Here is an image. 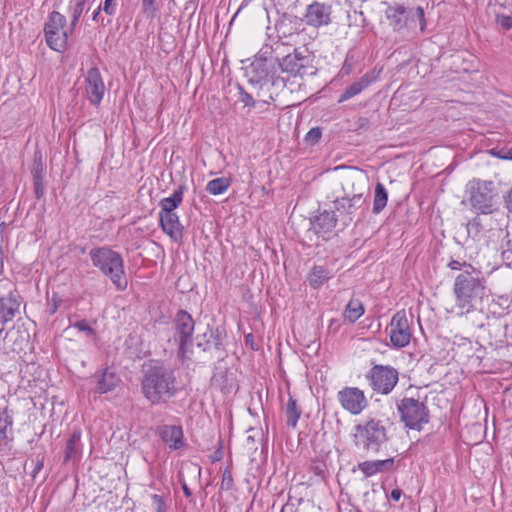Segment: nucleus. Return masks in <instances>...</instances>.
<instances>
[{
  "mask_svg": "<svg viewBox=\"0 0 512 512\" xmlns=\"http://www.w3.org/2000/svg\"><path fill=\"white\" fill-rule=\"evenodd\" d=\"M91 261L105 276L109 277L116 289L127 287L123 259L119 253L108 247L93 248L89 252Z\"/></svg>",
  "mask_w": 512,
  "mask_h": 512,
  "instance_id": "nucleus-4",
  "label": "nucleus"
},
{
  "mask_svg": "<svg viewBox=\"0 0 512 512\" xmlns=\"http://www.w3.org/2000/svg\"><path fill=\"white\" fill-rule=\"evenodd\" d=\"M331 6L314 1L307 6L304 15L305 23L313 27H321L330 23Z\"/></svg>",
  "mask_w": 512,
  "mask_h": 512,
  "instance_id": "nucleus-17",
  "label": "nucleus"
},
{
  "mask_svg": "<svg viewBox=\"0 0 512 512\" xmlns=\"http://www.w3.org/2000/svg\"><path fill=\"white\" fill-rule=\"evenodd\" d=\"M101 7L103 11L109 16H113L116 13L115 0H105Z\"/></svg>",
  "mask_w": 512,
  "mask_h": 512,
  "instance_id": "nucleus-41",
  "label": "nucleus"
},
{
  "mask_svg": "<svg viewBox=\"0 0 512 512\" xmlns=\"http://www.w3.org/2000/svg\"><path fill=\"white\" fill-rule=\"evenodd\" d=\"M401 420L410 429L421 430L428 423L429 414L426 406L413 398H404L397 405Z\"/></svg>",
  "mask_w": 512,
  "mask_h": 512,
  "instance_id": "nucleus-11",
  "label": "nucleus"
},
{
  "mask_svg": "<svg viewBox=\"0 0 512 512\" xmlns=\"http://www.w3.org/2000/svg\"><path fill=\"white\" fill-rule=\"evenodd\" d=\"M286 418L289 426L295 427L301 415L296 400L290 396L286 405Z\"/></svg>",
  "mask_w": 512,
  "mask_h": 512,
  "instance_id": "nucleus-30",
  "label": "nucleus"
},
{
  "mask_svg": "<svg viewBox=\"0 0 512 512\" xmlns=\"http://www.w3.org/2000/svg\"><path fill=\"white\" fill-rule=\"evenodd\" d=\"M364 314V306L358 299H351L346 305L343 317L350 323H354Z\"/></svg>",
  "mask_w": 512,
  "mask_h": 512,
  "instance_id": "nucleus-28",
  "label": "nucleus"
},
{
  "mask_svg": "<svg viewBox=\"0 0 512 512\" xmlns=\"http://www.w3.org/2000/svg\"><path fill=\"white\" fill-rule=\"evenodd\" d=\"M352 439L359 451L375 455L388 441L387 429L381 420L370 418L354 426Z\"/></svg>",
  "mask_w": 512,
  "mask_h": 512,
  "instance_id": "nucleus-3",
  "label": "nucleus"
},
{
  "mask_svg": "<svg viewBox=\"0 0 512 512\" xmlns=\"http://www.w3.org/2000/svg\"><path fill=\"white\" fill-rule=\"evenodd\" d=\"M388 201V193L382 183H377L375 186L374 201H373V212L375 214L380 213L386 206Z\"/></svg>",
  "mask_w": 512,
  "mask_h": 512,
  "instance_id": "nucleus-29",
  "label": "nucleus"
},
{
  "mask_svg": "<svg viewBox=\"0 0 512 512\" xmlns=\"http://www.w3.org/2000/svg\"><path fill=\"white\" fill-rule=\"evenodd\" d=\"M183 491H184V494L186 497H190L191 496V491L190 489L187 487L186 484L183 485Z\"/></svg>",
  "mask_w": 512,
  "mask_h": 512,
  "instance_id": "nucleus-50",
  "label": "nucleus"
},
{
  "mask_svg": "<svg viewBox=\"0 0 512 512\" xmlns=\"http://www.w3.org/2000/svg\"><path fill=\"white\" fill-rule=\"evenodd\" d=\"M88 0H71L69 3V13L71 16L70 25L71 28H75L79 22V19L81 17V14L84 10L85 3Z\"/></svg>",
  "mask_w": 512,
  "mask_h": 512,
  "instance_id": "nucleus-31",
  "label": "nucleus"
},
{
  "mask_svg": "<svg viewBox=\"0 0 512 512\" xmlns=\"http://www.w3.org/2000/svg\"><path fill=\"white\" fill-rule=\"evenodd\" d=\"M506 206L509 211L512 212V189L509 191L507 198H506Z\"/></svg>",
  "mask_w": 512,
  "mask_h": 512,
  "instance_id": "nucleus-47",
  "label": "nucleus"
},
{
  "mask_svg": "<svg viewBox=\"0 0 512 512\" xmlns=\"http://www.w3.org/2000/svg\"><path fill=\"white\" fill-rule=\"evenodd\" d=\"M156 0H142L143 13L148 17H153L156 11L155 8Z\"/></svg>",
  "mask_w": 512,
  "mask_h": 512,
  "instance_id": "nucleus-38",
  "label": "nucleus"
},
{
  "mask_svg": "<svg viewBox=\"0 0 512 512\" xmlns=\"http://www.w3.org/2000/svg\"><path fill=\"white\" fill-rule=\"evenodd\" d=\"M34 181V192L36 198L40 199L44 195V183L43 178L33 179Z\"/></svg>",
  "mask_w": 512,
  "mask_h": 512,
  "instance_id": "nucleus-42",
  "label": "nucleus"
},
{
  "mask_svg": "<svg viewBox=\"0 0 512 512\" xmlns=\"http://www.w3.org/2000/svg\"><path fill=\"white\" fill-rule=\"evenodd\" d=\"M151 501V505L156 512H167L168 504L161 495L153 494L151 496Z\"/></svg>",
  "mask_w": 512,
  "mask_h": 512,
  "instance_id": "nucleus-35",
  "label": "nucleus"
},
{
  "mask_svg": "<svg viewBox=\"0 0 512 512\" xmlns=\"http://www.w3.org/2000/svg\"><path fill=\"white\" fill-rule=\"evenodd\" d=\"M11 425L12 420L7 413V407L0 405V441L6 437L7 428Z\"/></svg>",
  "mask_w": 512,
  "mask_h": 512,
  "instance_id": "nucleus-33",
  "label": "nucleus"
},
{
  "mask_svg": "<svg viewBox=\"0 0 512 512\" xmlns=\"http://www.w3.org/2000/svg\"><path fill=\"white\" fill-rule=\"evenodd\" d=\"M390 342L393 347L400 349L406 347L411 340L412 331L404 310L398 311L392 317L387 327Z\"/></svg>",
  "mask_w": 512,
  "mask_h": 512,
  "instance_id": "nucleus-13",
  "label": "nucleus"
},
{
  "mask_svg": "<svg viewBox=\"0 0 512 512\" xmlns=\"http://www.w3.org/2000/svg\"><path fill=\"white\" fill-rule=\"evenodd\" d=\"M73 327L79 331L85 332L87 336L94 335V329L85 320L75 322Z\"/></svg>",
  "mask_w": 512,
  "mask_h": 512,
  "instance_id": "nucleus-39",
  "label": "nucleus"
},
{
  "mask_svg": "<svg viewBox=\"0 0 512 512\" xmlns=\"http://www.w3.org/2000/svg\"><path fill=\"white\" fill-rule=\"evenodd\" d=\"M371 80L368 75H364L360 80L352 83L345 91L341 94L339 102H344L358 94H360L366 87L369 86Z\"/></svg>",
  "mask_w": 512,
  "mask_h": 512,
  "instance_id": "nucleus-26",
  "label": "nucleus"
},
{
  "mask_svg": "<svg viewBox=\"0 0 512 512\" xmlns=\"http://www.w3.org/2000/svg\"><path fill=\"white\" fill-rule=\"evenodd\" d=\"M277 70L276 61L273 59L255 60L248 69L249 81L252 84L259 85L261 89L271 86L278 90L286 88L290 92L295 90L294 84H297V86L301 85L296 81L289 82V79L277 75Z\"/></svg>",
  "mask_w": 512,
  "mask_h": 512,
  "instance_id": "nucleus-5",
  "label": "nucleus"
},
{
  "mask_svg": "<svg viewBox=\"0 0 512 512\" xmlns=\"http://www.w3.org/2000/svg\"><path fill=\"white\" fill-rule=\"evenodd\" d=\"M365 183V176L358 171L347 174L342 181L344 196L335 200V208L348 215L354 214L365 204L361 185Z\"/></svg>",
  "mask_w": 512,
  "mask_h": 512,
  "instance_id": "nucleus-6",
  "label": "nucleus"
},
{
  "mask_svg": "<svg viewBox=\"0 0 512 512\" xmlns=\"http://www.w3.org/2000/svg\"><path fill=\"white\" fill-rule=\"evenodd\" d=\"M491 154L501 159H510L508 155H502L500 151H496L495 149L491 150Z\"/></svg>",
  "mask_w": 512,
  "mask_h": 512,
  "instance_id": "nucleus-48",
  "label": "nucleus"
},
{
  "mask_svg": "<svg viewBox=\"0 0 512 512\" xmlns=\"http://www.w3.org/2000/svg\"><path fill=\"white\" fill-rule=\"evenodd\" d=\"M161 440L173 450L184 446L183 429L180 425H163L158 428Z\"/></svg>",
  "mask_w": 512,
  "mask_h": 512,
  "instance_id": "nucleus-18",
  "label": "nucleus"
},
{
  "mask_svg": "<svg viewBox=\"0 0 512 512\" xmlns=\"http://www.w3.org/2000/svg\"><path fill=\"white\" fill-rule=\"evenodd\" d=\"M322 136V131L318 127L311 128L306 134V141L310 144H316Z\"/></svg>",
  "mask_w": 512,
  "mask_h": 512,
  "instance_id": "nucleus-37",
  "label": "nucleus"
},
{
  "mask_svg": "<svg viewBox=\"0 0 512 512\" xmlns=\"http://www.w3.org/2000/svg\"><path fill=\"white\" fill-rule=\"evenodd\" d=\"M103 11L101 5L93 12L92 19L94 21H98V17L100 15V12Z\"/></svg>",
  "mask_w": 512,
  "mask_h": 512,
  "instance_id": "nucleus-49",
  "label": "nucleus"
},
{
  "mask_svg": "<svg viewBox=\"0 0 512 512\" xmlns=\"http://www.w3.org/2000/svg\"><path fill=\"white\" fill-rule=\"evenodd\" d=\"M60 303L61 299L58 298L56 294H53L48 304L50 314H54L57 311V309L60 306Z\"/></svg>",
  "mask_w": 512,
  "mask_h": 512,
  "instance_id": "nucleus-43",
  "label": "nucleus"
},
{
  "mask_svg": "<svg viewBox=\"0 0 512 512\" xmlns=\"http://www.w3.org/2000/svg\"><path fill=\"white\" fill-rule=\"evenodd\" d=\"M183 191L182 188L175 190L169 197L163 198L160 201L159 213L175 212V209L182 203Z\"/></svg>",
  "mask_w": 512,
  "mask_h": 512,
  "instance_id": "nucleus-27",
  "label": "nucleus"
},
{
  "mask_svg": "<svg viewBox=\"0 0 512 512\" xmlns=\"http://www.w3.org/2000/svg\"><path fill=\"white\" fill-rule=\"evenodd\" d=\"M394 463L393 458L385 460H367L358 464V469L365 477H371L377 473L389 470Z\"/></svg>",
  "mask_w": 512,
  "mask_h": 512,
  "instance_id": "nucleus-23",
  "label": "nucleus"
},
{
  "mask_svg": "<svg viewBox=\"0 0 512 512\" xmlns=\"http://www.w3.org/2000/svg\"><path fill=\"white\" fill-rule=\"evenodd\" d=\"M44 169H45V165H44L42 154L37 152L34 155V161H33L32 170H31L33 179L44 178Z\"/></svg>",
  "mask_w": 512,
  "mask_h": 512,
  "instance_id": "nucleus-34",
  "label": "nucleus"
},
{
  "mask_svg": "<svg viewBox=\"0 0 512 512\" xmlns=\"http://www.w3.org/2000/svg\"><path fill=\"white\" fill-rule=\"evenodd\" d=\"M385 15L394 31H401L404 28L413 29L416 27V21L419 22L421 31L425 29L426 22L422 7L406 9L401 5L391 6L387 8Z\"/></svg>",
  "mask_w": 512,
  "mask_h": 512,
  "instance_id": "nucleus-10",
  "label": "nucleus"
},
{
  "mask_svg": "<svg viewBox=\"0 0 512 512\" xmlns=\"http://www.w3.org/2000/svg\"><path fill=\"white\" fill-rule=\"evenodd\" d=\"M20 302L13 293H9L5 297L0 298V326L14 319L19 312Z\"/></svg>",
  "mask_w": 512,
  "mask_h": 512,
  "instance_id": "nucleus-20",
  "label": "nucleus"
},
{
  "mask_svg": "<svg viewBox=\"0 0 512 512\" xmlns=\"http://www.w3.org/2000/svg\"><path fill=\"white\" fill-rule=\"evenodd\" d=\"M480 222L477 218H474L467 224V232L470 236L476 237L480 232Z\"/></svg>",
  "mask_w": 512,
  "mask_h": 512,
  "instance_id": "nucleus-40",
  "label": "nucleus"
},
{
  "mask_svg": "<svg viewBox=\"0 0 512 512\" xmlns=\"http://www.w3.org/2000/svg\"><path fill=\"white\" fill-rule=\"evenodd\" d=\"M277 69L294 78L302 79L305 75L316 74V68L313 65V56L307 50L295 49L281 59H275Z\"/></svg>",
  "mask_w": 512,
  "mask_h": 512,
  "instance_id": "nucleus-8",
  "label": "nucleus"
},
{
  "mask_svg": "<svg viewBox=\"0 0 512 512\" xmlns=\"http://www.w3.org/2000/svg\"><path fill=\"white\" fill-rule=\"evenodd\" d=\"M141 389L144 397L152 405L166 403L178 392L174 372L162 366H155L145 371Z\"/></svg>",
  "mask_w": 512,
  "mask_h": 512,
  "instance_id": "nucleus-2",
  "label": "nucleus"
},
{
  "mask_svg": "<svg viewBox=\"0 0 512 512\" xmlns=\"http://www.w3.org/2000/svg\"><path fill=\"white\" fill-rule=\"evenodd\" d=\"M209 347H208V344L206 346L203 347V350H207Z\"/></svg>",
  "mask_w": 512,
  "mask_h": 512,
  "instance_id": "nucleus-51",
  "label": "nucleus"
},
{
  "mask_svg": "<svg viewBox=\"0 0 512 512\" xmlns=\"http://www.w3.org/2000/svg\"><path fill=\"white\" fill-rule=\"evenodd\" d=\"M241 101L246 106H254V100H253L252 96L246 92L241 94Z\"/></svg>",
  "mask_w": 512,
  "mask_h": 512,
  "instance_id": "nucleus-44",
  "label": "nucleus"
},
{
  "mask_svg": "<svg viewBox=\"0 0 512 512\" xmlns=\"http://www.w3.org/2000/svg\"><path fill=\"white\" fill-rule=\"evenodd\" d=\"M159 221L164 233L172 240L178 241L182 238L183 227L176 212L159 213Z\"/></svg>",
  "mask_w": 512,
  "mask_h": 512,
  "instance_id": "nucleus-19",
  "label": "nucleus"
},
{
  "mask_svg": "<svg viewBox=\"0 0 512 512\" xmlns=\"http://www.w3.org/2000/svg\"><path fill=\"white\" fill-rule=\"evenodd\" d=\"M368 378L374 391L387 395L396 386L399 374L391 366L376 365L369 371Z\"/></svg>",
  "mask_w": 512,
  "mask_h": 512,
  "instance_id": "nucleus-12",
  "label": "nucleus"
},
{
  "mask_svg": "<svg viewBox=\"0 0 512 512\" xmlns=\"http://www.w3.org/2000/svg\"><path fill=\"white\" fill-rule=\"evenodd\" d=\"M455 307L460 310V315L469 314L481 305L487 296L485 280L481 273L472 269L460 273L454 282Z\"/></svg>",
  "mask_w": 512,
  "mask_h": 512,
  "instance_id": "nucleus-1",
  "label": "nucleus"
},
{
  "mask_svg": "<svg viewBox=\"0 0 512 512\" xmlns=\"http://www.w3.org/2000/svg\"><path fill=\"white\" fill-rule=\"evenodd\" d=\"M81 440V431L74 430L68 439L65 451H64V462H76L80 459L82 453V445L80 443Z\"/></svg>",
  "mask_w": 512,
  "mask_h": 512,
  "instance_id": "nucleus-21",
  "label": "nucleus"
},
{
  "mask_svg": "<svg viewBox=\"0 0 512 512\" xmlns=\"http://www.w3.org/2000/svg\"><path fill=\"white\" fill-rule=\"evenodd\" d=\"M73 29L67 26V20L63 14L58 11L51 12L44 26L47 45L57 52L64 51Z\"/></svg>",
  "mask_w": 512,
  "mask_h": 512,
  "instance_id": "nucleus-9",
  "label": "nucleus"
},
{
  "mask_svg": "<svg viewBox=\"0 0 512 512\" xmlns=\"http://www.w3.org/2000/svg\"><path fill=\"white\" fill-rule=\"evenodd\" d=\"M391 498L394 500V501H399L401 496H402V491L400 489H393L391 491Z\"/></svg>",
  "mask_w": 512,
  "mask_h": 512,
  "instance_id": "nucleus-46",
  "label": "nucleus"
},
{
  "mask_svg": "<svg viewBox=\"0 0 512 512\" xmlns=\"http://www.w3.org/2000/svg\"><path fill=\"white\" fill-rule=\"evenodd\" d=\"M194 320L192 316L184 311L180 310L175 316L174 320V340L178 343L179 349L184 353L186 346L191 344L192 335L194 332Z\"/></svg>",
  "mask_w": 512,
  "mask_h": 512,
  "instance_id": "nucleus-14",
  "label": "nucleus"
},
{
  "mask_svg": "<svg viewBox=\"0 0 512 512\" xmlns=\"http://www.w3.org/2000/svg\"><path fill=\"white\" fill-rule=\"evenodd\" d=\"M331 277H332V272L328 268H326L324 266H314L311 269V271L307 277V280L311 287H313L314 289H317L320 286H322Z\"/></svg>",
  "mask_w": 512,
  "mask_h": 512,
  "instance_id": "nucleus-25",
  "label": "nucleus"
},
{
  "mask_svg": "<svg viewBox=\"0 0 512 512\" xmlns=\"http://www.w3.org/2000/svg\"><path fill=\"white\" fill-rule=\"evenodd\" d=\"M465 265V263H461L457 260H452L448 266L452 269V270H460L462 268V266Z\"/></svg>",
  "mask_w": 512,
  "mask_h": 512,
  "instance_id": "nucleus-45",
  "label": "nucleus"
},
{
  "mask_svg": "<svg viewBox=\"0 0 512 512\" xmlns=\"http://www.w3.org/2000/svg\"><path fill=\"white\" fill-rule=\"evenodd\" d=\"M337 398L343 409L353 415L360 414L367 406V399L363 391L355 387H347L340 390Z\"/></svg>",
  "mask_w": 512,
  "mask_h": 512,
  "instance_id": "nucleus-15",
  "label": "nucleus"
},
{
  "mask_svg": "<svg viewBox=\"0 0 512 512\" xmlns=\"http://www.w3.org/2000/svg\"><path fill=\"white\" fill-rule=\"evenodd\" d=\"M95 378L97 380L96 392L101 394L113 390L119 383V377L108 369L99 375H95Z\"/></svg>",
  "mask_w": 512,
  "mask_h": 512,
  "instance_id": "nucleus-24",
  "label": "nucleus"
},
{
  "mask_svg": "<svg viewBox=\"0 0 512 512\" xmlns=\"http://www.w3.org/2000/svg\"><path fill=\"white\" fill-rule=\"evenodd\" d=\"M337 223V216L334 211H321L313 222V227L317 234H326L331 232Z\"/></svg>",
  "mask_w": 512,
  "mask_h": 512,
  "instance_id": "nucleus-22",
  "label": "nucleus"
},
{
  "mask_svg": "<svg viewBox=\"0 0 512 512\" xmlns=\"http://www.w3.org/2000/svg\"><path fill=\"white\" fill-rule=\"evenodd\" d=\"M496 23L500 26L501 29L508 31L512 28V17L498 14L496 16Z\"/></svg>",
  "mask_w": 512,
  "mask_h": 512,
  "instance_id": "nucleus-36",
  "label": "nucleus"
},
{
  "mask_svg": "<svg viewBox=\"0 0 512 512\" xmlns=\"http://www.w3.org/2000/svg\"><path fill=\"white\" fill-rule=\"evenodd\" d=\"M85 92L88 100L98 106L105 93V84L98 68L92 67L85 76Z\"/></svg>",
  "mask_w": 512,
  "mask_h": 512,
  "instance_id": "nucleus-16",
  "label": "nucleus"
},
{
  "mask_svg": "<svg viewBox=\"0 0 512 512\" xmlns=\"http://www.w3.org/2000/svg\"><path fill=\"white\" fill-rule=\"evenodd\" d=\"M467 203L477 214H491L496 209L497 194L492 181L473 179L466 186Z\"/></svg>",
  "mask_w": 512,
  "mask_h": 512,
  "instance_id": "nucleus-7",
  "label": "nucleus"
},
{
  "mask_svg": "<svg viewBox=\"0 0 512 512\" xmlns=\"http://www.w3.org/2000/svg\"><path fill=\"white\" fill-rule=\"evenodd\" d=\"M230 180L224 177L216 178L207 183L206 190L212 195H220L227 191Z\"/></svg>",
  "mask_w": 512,
  "mask_h": 512,
  "instance_id": "nucleus-32",
  "label": "nucleus"
}]
</instances>
